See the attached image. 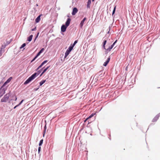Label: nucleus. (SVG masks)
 Returning <instances> with one entry per match:
<instances>
[{
  "label": "nucleus",
  "mask_w": 160,
  "mask_h": 160,
  "mask_svg": "<svg viewBox=\"0 0 160 160\" xmlns=\"http://www.w3.org/2000/svg\"><path fill=\"white\" fill-rule=\"evenodd\" d=\"M71 19L68 18L67 20L65 23V25H63L61 28V31L62 32H64L66 31L67 27L70 24Z\"/></svg>",
  "instance_id": "obj_1"
},
{
  "label": "nucleus",
  "mask_w": 160,
  "mask_h": 160,
  "mask_svg": "<svg viewBox=\"0 0 160 160\" xmlns=\"http://www.w3.org/2000/svg\"><path fill=\"white\" fill-rule=\"evenodd\" d=\"M39 73H35L32 74L31 77H29L28 79L24 82V84H27L34 79L37 76L39 75Z\"/></svg>",
  "instance_id": "obj_2"
},
{
  "label": "nucleus",
  "mask_w": 160,
  "mask_h": 160,
  "mask_svg": "<svg viewBox=\"0 0 160 160\" xmlns=\"http://www.w3.org/2000/svg\"><path fill=\"white\" fill-rule=\"evenodd\" d=\"M9 96L10 94L9 93L6 94L1 99V102H6L8 100Z\"/></svg>",
  "instance_id": "obj_3"
},
{
  "label": "nucleus",
  "mask_w": 160,
  "mask_h": 160,
  "mask_svg": "<svg viewBox=\"0 0 160 160\" xmlns=\"http://www.w3.org/2000/svg\"><path fill=\"white\" fill-rule=\"evenodd\" d=\"M107 42V40H104L103 42V43L102 47H103V48L104 49H105L106 50H107L108 51H111V50L112 49V48H113L112 47V46H111L110 47H109L107 49H106V48H105V44Z\"/></svg>",
  "instance_id": "obj_4"
},
{
  "label": "nucleus",
  "mask_w": 160,
  "mask_h": 160,
  "mask_svg": "<svg viewBox=\"0 0 160 160\" xmlns=\"http://www.w3.org/2000/svg\"><path fill=\"white\" fill-rule=\"evenodd\" d=\"M4 86L2 85L0 88V97H1L5 93L6 89L3 88Z\"/></svg>",
  "instance_id": "obj_5"
},
{
  "label": "nucleus",
  "mask_w": 160,
  "mask_h": 160,
  "mask_svg": "<svg viewBox=\"0 0 160 160\" xmlns=\"http://www.w3.org/2000/svg\"><path fill=\"white\" fill-rule=\"evenodd\" d=\"M44 50V48H42L40 51L38 53L37 55L35 57V58L31 61V62H32L34 61L35 59L40 55V54L42 53Z\"/></svg>",
  "instance_id": "obj_6"
},
{
  "label": "nucleus",
  "mask_w": 160,
  "mask_h": 160,
  "mask_svg": "<svg viewBox=\"0 0 160 160\" xmlns=\"http://www.w3.org/2000/svg\"><path fill=\"white\" fill-rule=\"evenodd\" d=\"M78 10L76 8H74L73 9L72 14L73 15H75L78 12Z\"/></svg>",
  "instance_id": "obj_7"
},
{
  "label": "nucleus",
  "mask_w": 160,
  "mask_h": 160,
  "mask_svg": "<svg viewBox=\"0 0 160 160\" xmlns=\"http://www.w3.org/2000/svg\"><path fill=\"white\" fill-rule=\"evenodd\" d=\"M86 20V18H84L81 21L80 24V27L81 28H82L83 24H84V22H85V21Z\"/></svg>",
  "instance_id": "obj_8"
},
{
  "label": "nucleus",
  "mask_w": 160,
  "mask_h": 160,
  "mask_svg": "<svg viewBox=\"0 0 160 160\" xmlns=\"http://www.w3.org/2000/svg\"><path fill=\"white\" fill-rule=\"evenodd\" d=\"M48 62L47 60H45L44 61H43L41 64L38 67V68H37V70H38L40 68H41L42 66L45 63H46Z\"/></svg>",
  "instance_id": "obj_9"
},
{
  "label": "nucleus",
  "mask_w": 160,
  "mask_h": 160,
  "mask_svg": "<svg viewBox=\"0 0 160 160\" xmlns=\"http://www.w3.org/2000/svg\"><path fill=\"white\" fill-rule=\"evenodd\" d=\"M110 57H109L107 59V61L104 62V63L103 64V65L104 66H106L108 64V63H109L110 60Z\"/></svg>",
  "instance_id": "obj_10"
},
{
  "label": "nucleus",
  "mask_w": 160,
  "mask_h": 160,
  "mask_svg": "<svg viewBox=\"0 0 160 160\" xmlns=\"http://www.w3.org/2000/svg\"><path fill=\"white\" fill-rule=\"evenodd\" d=\"M96 114V113H93L91 114L88 118H87L85 120L84 122H85L87 120L89 119L90 118L93 117Z\"/></svg>",
  "instance_id": "obj_11"
},
{
  "label": "nucleus",
  "mask_w": 160,
  "mask_h": 160,
  "mask_svg": "<svg viewBox=\"0 0 160 160\" xmlns=\"http://www.w3.org/2000/svg\"><path fill=\"white\" fill-rule=\"evenodd\" d=\"M42 16V15L41 14L39 15L37 17V18L35 19V22L36 23L38 22L40 20L41 18L40 17Z\"/></svg>",
  "instance_id": "obj_12"
},
{
  "label": "nucleus",
  "mask_w": 160,
  "mask_h": 160,
  "mask_svg": "<svg viewBox=\"0 0 160 160\" xmlns=\"http://www.w3.org/2000/svg\"><path fill=\"white\" fill-rule=\"evenodd\" d=\"M159 115H157L153 119L152 121L153 122L156 121L159 118Z\"/></svg>",
  "instance_id": "obj_13"
},
{
  "label": "nucleus",
  "mask_w": 160,
  "mask_h": 160,
  "mask_svg": "<svg viewBox=\"0 0 160 160\" xmlns=\"http://www.w3.org/2000/svg\"><path fill=\"white\" fill-rule=\"evenodd\" d=\"M70 52V51H69L68 50H67L65 53V55L64 56V58H66V57H67V56L69 55Z\"/></svg>",
  "instance_id": "obj_14"
},
{
  "label": "nucleus",
  "mask_w": 160,
  "mask_h": 160,
  "mask_svg": "<svg viewBox=\"0 0 160 160\" xmlns=\"http://www.w3.org/2000/svg\"><path fill=\"white\" fill-rule=\"evenodd\" d=\"M91 1L88 0L87 2V7L88 8H90V5L91 4Z\"/></svg>",
  "instance_id": "obj_15"
},
{
  "label": "nucleus",
  "mask_w": 160,
  "mask_h": 160,
  "mask_svg": "<svg viewBox=\"0 0 160 160\" xmlns=\"http://www.w3.org/2000/svg\"><path fill=\"white\" fill-rule=\"evenodd\" d=\"M33 37V35H31L28 38V41L29 42H30L32 39Z\"/></svg>",
  "instance_id": "obj_16"
},
{
  "label": "nucleus",
  "mask_w": 160,
  "mask_h": 160,
  "mask_svg": "<svg viewBox=\"0 0 160 160\" xmlns=\"http://www.w3.org/2000/svg\"><path fill=\"white\" fill-rule=\"evenodd\" d=\"M46 80H42L40 82V85L42 86Z\"/></svg>",
  "instance_id": "obj_17"
},
{
  "label": "nucleus",
  "mask_w": 160,
  "mask_h": 160,
  "mask_svg": "<svg viewBox=\"0 0 160 160\" xmlns=\"http://www.w3.org/2000/svg\"><path fill=\"white\" fill-rule=\"evenodd\" d=\"M4 50H3L2 48H1L0 51V56H2V53H3L4 52Z\"/></svg>",
  "instance_id": "obj_18"
},
{
  "label": "nucleus",
  "mask_w": 160,
  "mask_h": 160,
  "mask_svg": "<svg viewBox=\"0 0 160 160\" xmlns=\"http://www.w3.org/2000/svg\"><path fill=\"white\" fill-rule=\"evenodd\" d=\"M73 47L72 46H70L67 50L71 52L72 50L73 49Z\"/></svg>",
  "instance_id": "obj_19"
},
{
  "label": "nucleus",
  "mask_w": 160,
  "mask_h": 160,
  "mask_svg": "<svg viewBox=\"0 0 160 160\" xmlns=\"http://www.w3.org/2000/svg\"><path fill=\"white\" fill-rule=\"evenodd\" d=\"M10 80H9V79H8L3 84V86H4L6 85L10 81Z\"/></svg>",
  "instance_id": "obj_20"
},
{
  "label": "nucleus",
  "mask_w": 160,
  "mask_h": 160,
  "mask_svg": "<svg viewBox=\"0 0 160 160\" xmlns=\"http://www.w3.org/2000/svg\"><path fill=\"white\" fill-rule=\"evenodd\" d=\"M116 6H114V9L113 10V12H112V15L115 13V10H116Z\"/></svg>",
  "instance_id": "obj_21"
},
{
  "label": "nucleus",
  "mask_w": 160,
  "mask_h": 160,
  "mask_svg": "<svg viewBox=\"0 0 160 160\" xmlns=\"http://www.w3.org/2000/svg\"><path fill=\"white\" fill-rule=\"evenodd\" d=\"M26 45V43H23L22 45V46H21V47H20V48L21 49L23 47H25Z\"/></svg>",
  "instance_id": "obj_22"
},
{
  "label": "nucleus",
  "mask_w": 160,
  "mask_h": 160,
  "mask_svg": "<svg viewBox=\"0 0 160 160\" xmlns=\"http://www.w3.org/2000/svg\"><path fill=\"white\" fill-rule=\"evenodd\" d=\"M43 139L41 140L39 142V146H41L42 145V143H43Z\"/></svg>",
  "instance_id": "obj_23"
},
{
  "label": "nucleus",
  "mask_w": 160,
  "mask_h": 160,
  "mask_svg": "<svg viewBox=\"0 0 160 160\" xmlns=\"http://www.w3.org/2000/svg\"><path fill=\"white\" fill-rule=\"evenodd\" d=\"M78 42V40H76L74 42L73 44L72 45V47H74L76 43H77Z\"/></svg>",
  "instance_id": "obj_24"
},
{
  "label": "nucleus",
  "mask_w": 160,
  "mask_h": 160,
  "mask_svg": "<svg viewBox=\"0 0 160 160\" xmlns=\"http://www.w3.org/2000/svg\"><path fill=\"white\" fill-rule=\"evenodd\" d=\"M49 67H50V66H49L47 67L45 69H44V70H43L44 72H45L48 69V68H49Z\"/></svg>",
  "instance_id": "obj_25"
},
{
  "label": "nucleus",
  "mask_w": 160,
  "mask_h": 160,
  "mask_svg": "<svg viewBox=\"0 0 160 160\" xmlns=\"http://www.w3.org/2000/svg\"><path fill=\"white\" fill-rule=\"evenodd\" d=\"M117 41V40H116L113 43V44L112 45H111V46H112V48H113V47H114L115 44V43H116Z\"/></svg>",
  "instance_id": "obj_26"
},
{
  "label": "nucleus",
  "mask_w": 160,
  "mask_h": 160,
  "mask_svg": "<svg viewBox=\"0 0 160 160\" xmlns=\"http://www.w3.org/2000/svg\"><path fill=\"white\" fill-rule=\"evenodd\" d=\"M24 101V100H22L18 104V105L19 106V105H20L22 103V102H23V101Z\"/></svg>",
  "instance_id": "obj_27"
},
{
  "label": "nucleus",
  "mask_w": 160,
  "mask_h": 160,
  "mask_svg": "<svg viewBox=\"0 0 160 160\" xmlns=\"http://www.w3.org/2000/svg\"><path fill=\"white\" fill-rule=\"evenodd\" d=\"M41 147H38V153H39V152L40 151V150H41Z\"/></svg>",
  "instance_id": "obj_28"
},
{
  "label": "nucleus",
  "mask_w": 160,
  "mask_h": 160,
  "mask_svg": "<svg viewBox=\"0 0 160 160\" xmlns=\"http://www.w3.org/2000/svg\"><path fill=\"white\" fill-rule=\"evenodd\" d=\"M36 29V27L32 29V31H35Z\"/></svg>",
  "instance_id": "obj_29"
},
{
  "label": "nucleus",
  "mask_w": 160,
  "mask_h": 160,
  "mask_svg": "<svg viewBox=\"0 0 160 160\" xmlns=\"http://www.w3.org/2000/svg\"><path fill=\"white\" fill-rule=\"evenodd\" d=\"M39 34V32H38V33H37V36H36V38H35V40L36 39V38H38V35Z\"/></svg>",
  "instance_id": "obj_30"
},
{
  "label": "nucleus",
  "mask_w": 160,
  "mask_h": 160,
  "mask_svg": "<svg viewBox=\"0 0 160 160\" xmlns=\"http://www.w3.org/2000/svg\"><path fill=\"white\" fill-rule=\"evenodd\" d=\"M18 106H19L18 105H16L14 107V108L15 109L17 107H18Z\"/></svg>",
  "instance_id": "obj_31"
},
{
  "label": "nucleus",
  "mask_w": 160,
  "mask_h": 160,
  "mask_svg": "<svg viewBox=\"0 0 160 160\" xmlns=\"http://www.w3.org/2000/svg\"><path fill=\"white\" fill-rule=\"evenodd\" d=\"M46 125L44 127V130H45V131H46Z\"/></svg>",
  "instance_id": "obj_32"
},
{
  "label": "nucleus",
  "mask_w": 160,
  "mask_h": 160,
  "mask_svg": "<svg viewBox=\"0 0 160 160\" xmlns=\"http://www.w3.org/2000/svg\"><path fill=\"white\" fill-rule=\"evenodd\" d=\"M45 132H46V131H45V130H44V131H43V136H44V134L45 133Z\"/></svg>",
  "instance_id": "obj_33"
},
{
  "label": "nucleus",
  "mask_w": 160,
  "mask_h": 160,
  "mask_svg": "<svg viewBox=\"0 0 160 160\" xmlns=\"http://www.w3.org/2000/svg\"><path fill=\"white\" fill-rule=\"evenodd\" d=\"M45 72H44V71H43V72H42V74H41L40 76H41Z\"/></svg>",
  "instance_id": "obj_34"
},
{
  "label": "nucleus",
  "mask_w": 160,
  "mask_h": 160,
  "mask_svg": "<svg viewBox=\"0 0 160 160\" xmlns=\"http://www.w3.org/2000/svg\"><path fill=\"white\" fill-rule=\"evenodd\" d=\"M88 124H89L91 122V121H90L89 120L88 121Z\"/></svg>",
  "instance_id": "obj_35"
},
{
  "label": "nucleus",
  "mask_w": 160,
  "mask_h": 160,
  "mask_svg": "<svg viewBox=\"0 0 160 160\" xmlns=\"http://www.w3.org/2000/svg\"><path fill=\"white\" fill-rule=\"evenodd\" d=\"M17 97L16 96L15 97V101H16L17 100Z\"/></svg>",
  "instance_id": "obj_36"
},
{
  "label": "nucleus",
  "mask_w": 160,
  "mask_h": 160,
  "mask_svg": "<svg viewBox=\"0 0 160 160\" xmlns=\"http://www.w3.org/2000/svg\"><path fill=\"white\" fill-rule=\"evenodd\" d=\"M41 70H40L39 71H38V72H40V71H41Z\"/></svg>",
  "instance_id": "obj_37"
},
{
  "label": "nucleus",
  "mask_w": 160,
  "mask_h": 160,
  "mask_svg": "<svg viewBox=\"0 0 160 160\" xmlns=\"http://www.w3.org/2000/svg\"><path fill=\"white\" fill-rule=\"evenodd\" d=\"M94 1V0H92V1Z\"/></svg>",
  "instance_id": "obj_38"
}]
</instances>
